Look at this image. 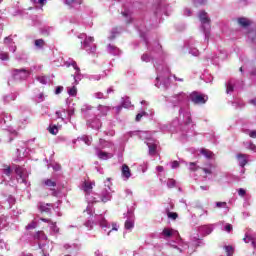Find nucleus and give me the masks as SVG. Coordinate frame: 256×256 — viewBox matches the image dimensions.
<instances>
[{"instance_id": "obj_1", "label": "nucleus", "mask_w": 256, "mask_h": 256, "mask_svg": "<svg viewBox=\"0 0 256 256\" xmlns=\"http://www.w3.org/2000/svg\"><path fill=\"white\" fill-rule=\"evenodd\" d=\"M190 99L194 105H205L209 101V96L205 94H199L198 92H192Z\"/></svg>"}, {"instance_id": "obj_2", "label": "nucleus", "mask_w": 256, "mask_h": 256, "mask_svg": "<svg viewBox=\"0 0 256 256\" xmlns=\"http://www.w3.org/2000/svg\"><path fill=\"white\" fill-rule=\"evenodd\" d=\"M14 79L25 80L31 75V72L25 68L12 70Z\"/></svg>"}, {"instance_id": "obj_3", "label": "nucleus", "mask_w": 256, "mask_h": 256, "mask_svg": "<svg viewBox=\"0 0 256 256\" xmlns=\"http://www.w3.org/2000/svg\"><path fill=\"white\" fill-rule=\"evenodd\" d=\"M199 20L201 21L202 25H211V19L207 17V12L201 11L199 13Z\"/></svg>"}, {"instance_id": "obj_4", "label": "nucleus", "mask_w": 256, "mask_h": 256, "mask_svg": "<svg viewBox=\"0 0 256 256\" xmlns=\"http://www.w3.org/2000/svg\"><path fill=\"white\" fill-rule=\"evenodd\" d=\"M237 23L240 27H243L245 29L247 27H250L251 20H249L245 17H240V18L237 19Z\"/></svg>"}, {"instance_id": "obj_5", "label": "nucleus", "mask_w": 256, "mask_h": 256, "mask_svg": "<svg viewBox=\"0 0 256 256\" xmlns=\"http://www.w3.org/2000/svg\"><path fill=\"white\" fill-rule=\"evenodd\" d=\"M236 159L238 160V163L240 167H245L247 165V154H237Z\"/></svg>"}, {"instance_id": "obj_6", "label": "nucleus", "mask_w": 256, "mask_h": 256, "mask_svg": "<svg viewBox=\"0 0 256 256\" xmlns=\"http://www.w3.org/2000/svg\"><path fill=\"white\" fill-rule=\"evenodd\" d=\"M42 183L46 187H49L50 191H55V188L57 187V182H55L51 179H45L42 181Z\"/></svg>"}, {"instance_id": "obj_7", "label": "nucleus", "mask_w": 256, "mask_h": 256, "mask_svg": "<svg viewBox=\"0 0 256 256\" xmlns=\"http://www.w3.org/2000/svg\"><path fill=\"white\" fill-rule=\"evenodd\" d=\"M121 172H122V177H124L125 179H129L131 177V169L127 164L122 165Z\"/></svg>"}, {"instance_id": "obj_8", "label": "nucleus", "mask_w": 256, "mask_h": 256, "mask_svg": "<svg viewBox=\"0 0 256 256\" xmlns=\"http://www.w3.org/2000/svg\"><path fill=\"white\" fill-rule=\"evenodd\" d=\"M112 197L111 192L103 191L101 194V201L102 203H108V201H111Z\"/></svg>"}, {"instance_id": "obj_9", "label": "nucleus", "mask_w": 256, "mask_h": 256, "mask_svg": "<svg viewBox=\"0 0 256 256\" xmlns=\"http://www.w3.org/2000/svg\"><path fill=\"white\" fill-rule=\"evenodd\" d=\"M200 153H201V155H204V157H206V159H213V156L215 155V154H213V152L211 150L205 149V148H202L200 150Z\"/></svg>"}, {"instance_id": "obj_10", "label": "nucleus", "mask_w": 256, "mask_h": 256, "mask_svg": "<svg viewBox=\"0 0 256 256\" xmlns=\"http://www.w3.org/2000/svg\"><path fill=\"white\" fill-rule=\"evenodd\" d=\"M34 239H38V240H41V241H47V235H45V232H43V231H38L34 235Z\"/></svg>"}, {"instance_id": "obj_11", "label": "nucleus", "mask_w": 256, "mask_h": 256, "mask_svg": "<svg viewBox=\"0 0 256 256\" xmlns=\"http://www.w3.org/2000/svg\"><path fill=\"white\" fill-rule=\"evenodd\" d=\"M124 227L128 231H131V229H133L135 227V222L132 221V220H126L125 223H124Z\"/></svg>"}, {"instance_id": "obj_12", "label": "nucleus", "mask_w": 256, "mask_h": 256, "mask_svg": "<svg viewBox=\"0 0 256 256\" xmlns=\"http://www.w3.org/2000/svg\"><path fill=\"white\" fill-rule=\"evenodd\" d=\"M162 235H164V237H173V229L164 228L162 231Z\"/></svg>"}, {"instance_id": "obj_13", "label": "nucleus", "mask_w": 256, "mask_h": 256, "mask_svg": "<svg viewBox=\"0 0 256 256\" xmlns=\"http://www.w3.org/2000/svg\"><path fill=\"white\" fill-rule=\"evenodd\" d=\"M243 240H244L245 243H251L252 247H254V249H256V242L251 236L246 235V237H244Z\"/></svg>"}, {"instance_id": "obj_14", "label": "nucleus", "mask_w": 256, "mask_h": 256, "mask_svg": "<svg viewBox=\"0 0 256 256\" xmlns=\"http://www.w3.org/2000/svg\"><path fill=\"white\" fill-rule=\"evenodd\" d=\"M148 149L150 155H155L157 153V144H148Z\"/></svg>"}, {"instance_id": "obj_15", "label": "nucleus", "mask_w": 256, "mask_h": 256, "mask_svg": "<svg viewBox=\"0 0 256 256\" xmlns=\"http://www.w3.org/2000/svg\"><path fill=\"white\" fill-rule=\"evenodd\" d=\"M48 131L51 133V135H57V133H59V128L57 125H53L48 128Z\"/></svg>"}, {"instance_id": "obj_16", "label": "nucleus", "mask_w": 256, "mask_h": 256, "mask_svg": "<svg viewBox=\"0 0 256 256\" xmlns=\"http://www.w3.org/2000/svg\"><path fill=\"white\" fill-rule=\"evenodd\" d=\"M92 189H93V184H91V182H84L85 193H90Z\"/></svg>"}, {"instance_id": "obj_17", "label": "nucleus", "mask_w": 256, "mask_h": 256, "mask_svg": "<svg viewBox=\"0 0 256 256\" xmlns=\"http://www.w3.org/2000/svg\"><path fill=\"white\" fill-rule=\"evenodd\" d=\"M224 249L227 256H233V253H235V249L233 248V246H225Z\"/></svg>"}, {"instance_id": "obj_18", "label": "nucleus", "mask_w": 256, "mask_h": 256, "mask_svg": "<svg viewBox=\"0 0 256 256\" xmlns=\"http://www.w3.org/2000/svg\"><path fill=\"white\" fill-rule=\"evenodd\" d=\"M122 17H125L126 23H131V13L129 11L122 12Z\"/></svg>"}, {"instance_id": "obj_19", "label": "nucleus", "mask_w": 256, "mask_h": 256, "mask_svg": "<svg viewBox=\"0 0 256 256\" xmlns=\"http://www.w3.org/2000/svg\"><path fill=\"white\" fill-rule=\"evenodd\" d=\"M145 116H147V112L142 111L141 113H138V114L136 115L135 121H136L137 123H139V121H141V119H143V117H145Z\"/></svg>"}, {"instance_id": "obj_20", "label": "nucleus", "mask_w": 256, "mask_h": 256, "mask_svg": "<svg viewBox=\"0 0 256 256\" xmlns=\"http://www.w3.org/2000/svg\"><path fill=\"white\" fill-rule=\"evenodd\" d=\"M167 217L168 219H172L173 221H175L179 217V214H177L176 212H168Z\"/></svg>"}, {"instance_id": "obj_21", "label": "nucleus", "mask_w": 256, "mask_h": 256, "mask_svg": "<svg viewBox=\"0 0 256 256\" xmlns=\"http://www.w3.org/2000/svg\"><path fill=\"white\" fill-rule=\"evenodd\" d=\"M35 46L39 47V48L44 47L45 46V40H43V39L35 40Z\"/></svg>"}, {"instance_id": "obj_22", "label": "nucleus", "mask_w": 256, "mask_h": 256, "mask_svg": "<svg viewBox=\"0 0 256 256\" xmlns=\"http://www.w3.org/2000/svg\"><path fill=\"white\" fill-rule=\"evenodd\" d=\"M0 59H1V61H9V53L1 52L0 53Z\"/></svg>"}, {"instance_id": "obj_23", "label": "nucleus", "mask_w": 256, "mask_h": 256, "mask_svg": "<svg viewBox=\"0 0 256 256\" xmlns=\"http://www.w3.org/2000/svg\"><path fill=\"white\" fill-rule=\"evenodd\" d=\"M68 94L71 96V97H75L77 95V87L73 86L72 88H70L68 90Z\"/></svg>"}, {"instance_id": "obj_24", "label": "nucleus", "mask_w": 256, "mask_h": 256, "mask_svg": "<svg viewBox=\"0 0 256 256\" xmlns=\"http://www.w3.org/2000/svg\"><path fill=\"white\" fill-rule=\"evenodd\" d=\"M98 157H99V159H107L109 157V153L100 151L98 153Z\"/></svg>"}, {"instance_id": "obj_25", "label": "nucleus", "mask_w": 256, "mask_h": 256, "mask_svg": "<svg viewBox=\"0 0 256 256\" xmlns=\"http://www.w3.org/2000/svg\"><path fill=\"white\" fill-rule=\"evenodd\" d=\"M199 166L195 162H190V171H198Z\"/></svg>"}, {"instance_id": "obj_26", "label": "nucleus", "mask_w": 256, "mask_h": 256, "mask_svg": "<svg viewBox=\"0 0 256 256\" xmlns=\"http://www.w3.org/2000/svg\"><path fill=\"white\" fill-rule=\"evenodd\" d=\"M40 211H41V213H49L51 211V209L47 208V206H45V205H41Z\"/></svg>"}, {"instance_id": "obj_27", "label": "nucleus", "mask_w": 256, "mask_h": 256, "mask_svg": "<svg viewBox=\"0 0 256 256\" xmlns=\"http://www.w3.org/2000/svg\"><path fill=\"white\" fill-rule=\"evenodd\" d=\"M4 175H7V177L11 175V166H5Z\"/></svg>"}, {"instance_id": "obj_28", "label": "nucleus", "mask_w": 256, "mask_h": 256, "mask_svg": "<svg viewBox=\"0 0 256 256\" xmlns=\"http://www.w3.org/2000/svg\"><path fill=\"white\" fill-rule=\"evenodd\" d=\"M51 225H52V231L54 233H59V227H57V223L56 222H52Z\"/></svg>"}, {"instance_id": "obj_29", "label": "nucleus", "mask_w": 256, "mask_h": 256, "mask_svg": "<svg viewBox=\"0 0 256 256\" xmlns=\"http://www.w3.org/2000/svg\"><path fill=\"white\" fill-rule=\"evenodd\" d=\"M167 185H168L169 189H173V187H175V185H176V182H175V180L170 179L168 181Z\"/></svg>"}, {"instance_id": "obj_30", "label": "nucleus", "mask_w": 256, "mask_h": 256, "mask_svg": "<svg viewBox=\"0 0 256 256\" xmlns=\"http://www.w3.org/2000/svg\"><path fill=\"white\" fill-rule=\"evenodd\" d=\"M216 207L219 209L227 207V202H217Z\"/></svg>"}, {"instance_id": "obj_31", "label": "nucleus", "mask_w": 256, "mask_h": 256, "mask_svg": "<svg viewBox=\"0 0 256 256\" xmlns=\"http://www.w3.org/2000/svg\"><path fill=\"white\" fill-rule=\"evenodd\" d=\"M246 194H247V191H245V189L240 188V189L238 190V195H239L240 197H245Z\"/></svg>"}, {"instance_id": "obj_32", "label": "nucleus", "mask_w": 256, "mask_h": 256, "mask_svg": "<svg viewBox=\"0 0 256 256\" xmlns=\"http://www.w3.org/2000/svg\"><path fill=\"white\" fill-rule=\"evenodd\" d=\"M248 135L251 139H256V130L249 131Z\"/></svg>"}, {"instance_id": "obj_33", "label": "nucleus", "mask_w": 256, "mask_h": 256, "mask_svg": "<svg viewBox=\"0 0 256 256\" xmlns=\"http://www.w3.org/2000/svg\"><path fill=\"white\" fill-rule=\"evenodd\" d=\"M225 231H227V233H231V231H233V226L231 224H226Z\"/></svg>"}, {"instance_id": "obj_34", "label": "nucleus", "mask_w": 256, "mask_h": 256, "mask_svg": "<svg viewBox=\"0 0 256 256\" xmlns=\"http://www.w3.org/2000/svg\"><path fill=\"white\" fill-rule=\"evenodd\" d=\"M248 149H250V151H255L256 149V145L253 144L252 142L248 143V146H247Z\"/></svg>"}, {"instance_id": "obj_35", "label": "nucleus", "mask_w": 256, "mask_h": 256, "mask_svg": "<svg viewBox=\"0 0 256 256\" xmlns=\"http://www.w3.org/2000/svg\"><path fill=\"white\" fill-rule=\"evenodd\" d=\"M81 0H66L67 5H73V3H79Z\"/></svg>"}, {"instance_id": "obj_36", "label": "nucleus", "mask_w": 256, "mask_h": 256, "mask_svg": "<svg viewBox=\"0 0 256 256\" xmlns=\"http://www.w3.org/2000/svg\"><path fill=\"white\" fill-rule=\"evenodd\" d=\"M179 161L175 160L172 162V169H177V167H179Z\"/></svg>"}, {"instance_id": "obj_37", "label": "nucleus", "mask_w": 256, "mask_h": 256, "mask_svg": "<svg viewBox=\"0 0 256 256\" xmlns=\"http://www.w3.org/2000/svg\"><path fill=\"white\" fill-rule=\"evenodd\" d=\"M202 171H204L206 175H211L213 173V171H211V169L208 168H202Z\"/></svg>"}, {"instance_id": "obj_38", "label": "nucleus", "mask_w": 256, "mask_h": 256, "mask_svg": "<svg viewBox=\"0 0 256 256\" xmlns=\"http://www.w3.org/2000/svg\"><path fill=\"white\" fill-rule=\"evenodd\" d=\"M233 85H231V84H228V86H227V93H233Z\"/></svg>"}, {"instance_id": "obj_39", "label": "nucleus", "mask_w": 256, "mask_h": 256, "mask_svg": "<svg viewBox=\"0 0 256 256\" xmlns=\"http://www.w3.org/2000/svg\"><path fill=\"white\" fill-rule=\"evenodd\" d=\"M119 230V226L117 225V223H112V231H118Z\"/></svg>"}, {"instance_id": "obj_40", "label": "nucleus", "mask_w": 256, "mask_h": 256, "mask_svg": "<svg viewBox=\"0 0 256 256\" xmlns=\"http://www.w3.org/2000/svg\"><path fill=\"white\" fill-rule=\"evenodd\" d=\"M40 221H43V223H53L51 219H47V218H40Z\"/></svg>"}, {"instance_id": "obj_41", "label": "nucleus", "mask_w": 256, "mask_h": 256, "mask_svg": "<svg viewBox=\"0 0 256 256\" xmlns=\"http://www.w3.org/2000/svg\"><path fill=\"white\" fill-rule=\"evenodd\" d=\"M95 96H96V99H103V93L101 92L96 93Z\"/></svg>"}, {"instance_id": "obj_42", "label": "nucleus", "mask_w": 256, "mask_h": 256, "mask_svg": "<svg viewBox=\"0 0 256 256\" xmlns=\"http://www.w3.org/2000/svg\"><path fill=\"white\" fill-rule=\"evenodd\" d=\"M156 170L158 171V173H163L164 168H163V166H157Z\"/></svg>"}, {"instance_id": "obj_43", "label": "nucleus", "mask_w": 256, "mask_h": 256, "mask_svg": "<svg viewBox=\"0 0 256 256\" xmlns=\"http://www.w3.org/2000/svg\"><path fill=\"white\" fill-rule=\"evenodd\" d=\"M38 81H40V83H42V85H45V83H46L45 77L38 78Z\"/></svg>"}, {"instance_id": "obj_44", "label": "nucleus", "mask_w": 256, "mask_h": 256, "mask_svg": "<svg viewBox=\"0 0 256 256\" xmlns=\"http://www.w3.org/2000/svg\"><path fill=\"white\" fill-rule=\"evenodd\" d=\"M61 91H63V87H57L56 88V95H59V93H61Z\"/></svg>"}, {"instance_id": "obj_45", "label": "nucleus", "mask_w": 256, "mask_h": 256, "mask_svg": "<svg viewBox=\"0 0 256 256\" xmlns=\"http://www.w3.org/2000/svg\"><path fill=\"white\" fill-rule=\"evenodd\" d=\"M72 65H73L75 70H77L78 72L80 71L79 67H77V63L76 62H74Z\"/></svg>"}, {"instance_id": "obj_46", "label": "nucleus", "mask_w": 256, "mask_h": 256, "mask_svg": "<svg viewBox=\"0 0 256 256\" xmlns=\"http://www.w3.org/2000/svg\"><path fill=\"white\" fill-rule=\"evenodd\" d=\"M27 228L28 229H35V224L33 223V224H29L28 226H27Z\"/></svg>"}, {"instance_id": "obj_47", "label": "nucleus", "mask_w": 256, "mask_h": 256, "mask_svg": "<svg viewBox=\"0 0 256 256\" xmlns=\"http://www.w3.org/2000/svg\"><path fill=\"white\" fill-rule=\"evenodd\" d=\"M200 189H202L203 191H207L209 189V186H201Z\"/></svg>"}, {"instance_id": "obj_48", "label": "nucleus", "mask_w": 256, "mask_h": 256, "mask_svg": "<svg viewBox=\"0 0 256 256\" xmlns=\"http://www.w3.org/2000/svg\"><path fill=\"white\" fill-rule=\"evenodd\" d=\"M45 1H47V0H38V3H39L40 5H45Z\"/></svg>"}, {"instance_id": "obj_49", "label": "nucleus", "mask_w": 256, "mask_h": 256, "mask_svg": "<svg viewBox=\"0 0 256 256\" xmlns=\"http://www.w3.org/2000/svg\"><path fill=\"white\" fill-rule=\"evenodd\" d=\"M56 115H57L58 119H61V111H57Z\"/></svg>"}, {"instance_id": "obj_50", "label": "nucleus", "mask_w": 256, "mask_h": 256, "mask_svg": "<svg viewBox=\"0 0 256 256\" xmlns=\"http://www.w3.org/2000/svg\"><path fill=\"white\" fill-rule=\"evenodd\" d=\"M250 103H252V105H256V100L255 99L250 100Z\"/></svg>"}, {"instance_id": "obj_51", "label": "nucleus", "mask_w": 256, "mask_h": 256, "mask_svg": "<svg viewBox=\"0 0 256 256\" xmlns=\"http://www.w3.org/2000/svg\"><path fill=\"white\" fill-rule=\"evenodd\" d=\"M107 93H113V88H109V89L107 90Z\"/></svg>"}, {"instance_id": "obj_52", "label": "nucleus", "mask_w": 256, "mask_h": 256, "mask_svg": "<svg viewBox=\"0 0 256 256\" xmlns=\"http://www.w3.org/2000/svg\"><path fill=\"white\" fill-rule=\"evenodd\" d=\"M4 41H12V39L10 37H6Z\"/></svg>"}, {"instance_id": "obj_53", "label": "nucleus", "mask_w": 256, "mask_h": 256, "mask_svg": "<svg viewBox=\"0 0 256 256\" xmlns=\"http://www.w3.org/2000/svg\"><path fill=\"white\" fill-rule=\"evenodd\" d=\"M111 50L115 49V46L109 45L108 46Z\"/></svg>"}, {"instance_id": "obj_54", "label": "nucleus", "mask_w": 256, "mask_h": 256, "mask_svg": "<svg viewBox=\"0 0 256 256\" xmlns=\"http://www.w3.org/2000/svg\"><path fill=\"white\" fill-rule=\"evenodd\" d=\"M252 41H256V30H255V37L252 38Z\"/></svg>"}, {"instance_id": "obj_55", "label": "nucleus", "mask_w": 256, "mask_h": 256, "mask_svg": "<svg viewBox=\"0 0 256 256\" xmlns=\"http://www.w3.org/2000/svg\"><path fill=\"white\" fill-rule=\"evenodd\" d=\"M240 71L243 72V67H240Z\"/></svg>"}, {"instance_id": "obj_56", "label": "nucleus", "mask_w": 256, "mask_h": 256, "mask_svg": "<svg viewBox=\"0 0 256 256\" xmlns=\"http://www.w3.org/2000/svg\"><path fill=\"white\" fill-rule=\"evenodd\" d=\"M26 182V180L25 179H22V183H25Z\"/></svg>"}, {"instance_id": "obj_57", "label": "nucleus", "mask_w": 256, "mask_h": 256, "mask_svg": "<svg viewBox=\"0 0 256 256\" xmlns=\"http://www.w3.org/2000/svg\"><path fill=\"white\" fill-rule=\"evenodd\" d=\"M107 181H111V178H107Z\"/></svg>"}, {"instance_id": "obj_58", "label": "nucleus", "mask_w": 256, "mask_h": 256, "mask_svg": "<svg viewBox=\"0 0 256 256\" xmlns=\"http://www.w3.org/2000/svg\"><path fill=\"white\" fill-rule=\"evenodd\" d=\"M41 97H43V94H40V99H41Z\"/></svg>"}, {"instance_id": "obj_59", "label": "nucleus", "mask_w": 256, "mask_h": 256, "mask_svg": "<svg viewBox=\"0 0 256 256\" xmlns=\"http://www.w3.org/2000/svg\"><path fill=\"white\" fill-rule=\"evenodd\" d=\"M72 77H73V79H74V81H75V76L73 75Z\"/></svg>"}, {"instance_id": "obj_60", "label": "nucleus", "mask_w": 256, "mask_h": 256, "mask_svg": "<svg viewBox=\"0 0 256 256\" xmlns=\"http://www.w3.org/2000/svg\"><path fill=\"white\" fill-rule=\"evenodd\" d=\"M0 3H3V0H0Z\"/></svg>"}, {"instance_id": "obj_61", "label": "nucleus", "mask_w": 256, "mask_h": 256, "mask_svg": "<svg viewBox=\"0 0 256 256\" xmlns=\"http://www.w3.org/2000/svg\"><path fill=\"white\" fill-rule=\"evenodd\" d=\"M90 41H93V38H90Z\"/></svg>"}, {"instance_id": "obj_62", "label": "nucleus", "mask_w": 256, "mask_h": 256, "mask_svg": "<svg viewBox=\"0 0 256 256\" xmlns=\"http://www.w3.org/2000/svg\"><path fill=\"white\" fill-rule=\"evenodd\" d=\"M246 133H249V130H246Z\"/></svg>"}, {"instance_id": "obj_63", "label": "nucleus", "mask_w": 256, "mask_h": 256, "mask_svg": "<svg viewBox=\"0 0 256 256\" xmlns=\"http://www.w3.org/2000/svg\"><path fill=\"white\" fill-rule=\"evenodd\" d=\"M111 231L108 232V235H110Z\"/></svg>"}, {"instance_id": "obj_64", "label": "nucleus", "mask_w": 256, "mask_h": 256, "mask_svg": "<svg viewBox=\"0 0 256 256\" xmlns=\"http://www.w3.org/2000/svg\"><path fill=\"white\" fill-rule=\"evenodd\" d=\"M252 75H255V73H254V72H252Z\"/></svg>"}]
</instances>
